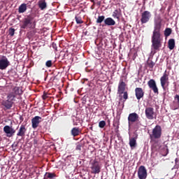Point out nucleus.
Listing matches in <instances>:
<instances>
[{
	"instance_id": "obj_4",
	"label": "nucleus",
	"mask_w": 179,
	"mask_h": 179,
	"mask_svg": "<svg viewBox=\"0 0 179 179\" xmlns=\"http://www.w3.org/2000/svg\"><path fill=\"white\" fill-rule=\"evenodd\" d=\"M91 173L92 174H99L101 170V166H100V164L99 162L96 159H94L91 163Z\"/></svg>"
},
{
	"instance_id": "obj_29",
	"label": "nucleus",
	"mask_w": 179,
	"mask_h": 179,
	"mask_svg": "<svg viewBox=\"0 0 179 179\" xmlns=\"http://www.w3.org/2000/svg\"><path fill=\"white\" fill-rule=\"evenodd\" d=\"M106 20V17L104 15H99L98 18L96 19V23L98 24H101V23H103Z\"/></svg>"
},
{
	"instance_id": "obj_24",
	"label": "nucleus",
	"mask_w": 179,
	"mask_h": 179,
	"mask_svg": "<svg viewBox=\"0 0 179 179\" xmlns=\"http://www.w3.org/2000/svg\"><path fill=\"white\" fill-rule=\"evenodd\" d=\"M168 46L169 50H174V48L176 47V41L174 38H171L169 40Z\"/></svg>"
},
{
	"instance_id": "obj_12",
	"label": "nucleus",
	"mask_w": 179,
	"mask_h": 179,
	"mask_svg": "<svg viewBox=\"0 0 179 179\" xmlns=\"http://www.w3.org/2000/svg\"><path fill=\"white\" fill-rule=\"evenodd\" d=\"M41 120H43V118L40 116H35L31 119V124L34 129L38 127L40 122H41Z\"/></svg>"
},
{
	"instance_id": "obj_21",
	"label": "nucleus",
	"mask_w": 179,
	"mask_h": 179,
	"mask_svg": "<svg viewBox=\"0 0 179 179\" xmlns=\"http://www.w3.org/2000/svg\"><path fill=\"white\" fill-rule=\"evenodd\" d=\"M2 106L6 107V108H7V110H10V108H12V106H13V102L7 99L2 102Z\"/></svg>"
},
{
	"instance_id": "obj_32",
	"label": "nucleus",
	"mask_w": 179,
	"mask_h": 179,
	"mask_svg": "<svg viewBox=\"0 0 179 179\" xmlns=\"http://www.w3.org/2000/svg\"><path fill=\"white\" fill-rule=\"evenodd\" d=\"M172 30L171 28H166L164 30V34L165 36V37H169V36H170V34H171Z\"/></svg>"
},
{
	"instance_id": "obj_17",
	"label": "nucleus",
	"mask_w": 179,
	"mask_h": 179,
	"mask_svg": "<svg viewBox=\"0 0 179 179\" xmlns=\"http://www.w3.org/2000/svg\"><path fill=\"white\" fill-rule=\"evenodd\" d=\"M27 131V129H26V126L24 124H22L18 129L17 133V136H24L26 135V132Z\"/></svg>"
},
{
	"instance_id": "obj_34",
	"label": "nucleus",
	"mask_w": 179,
	"mask_h": 179,
	"mask_svg": "<svg viewBox=\"0 0 179 179\" xmlns=\"http://www.w3.org/2000/svg\"><path fill=\"white\" fill-rule=\"evenodd\" d=\"M99 128H104V127H106V121L104 120H101L99 122Z\"/></svg>"
},
{
	"instance_id": "obj_8",
	"label": "nucleus",
	"mask_w": 179,
	"mask_h": 179,
	"mask_svg": "<svg viewBox=\"0 0 179 179\" xmlns=\"http://www.w3.org/2000/svg\"><path fill=\"white\" fill-rule=\"evenodd\" d=\"M138 177L139 179H146L148 177V170L145 166H140L138 170Z\"/></svg>"
},
{
	"instance_id": "obj_15",
	"label": "nucleus",
	"mask_w": 179,
	"mask_h": 179,
	"mask_svg": "<svg viewBox=\"0 0 179 179\" xmlns=\"http://www.w3.org/2000/svg\"><path fill=\"white\" fill-rule=\"evenodd\" d=\"M125 87H127V84L124 80H121L119 82L118 87H117V93L118 94H122L124 92H125Z\"/></svg>"
},
{
	"instance_id": "obj_30",
	"label": "nucleus",
	"mask_w": 179,
	"mask_h": 179,
	"mask_svg": "<svg viewBox=\"0 0 179 179\" xmlns=\"http://www.w3.org/2000/svg\"><path fill=\"white\" fill-rule=\"evenodd\" d=\"M75 19H76V22L77 24H83V20H82V17L76 15Z\"/></svg>"
},
{
	"instance_id": "obj_20",
	"label": "nucleus",
	"mask_w": 179,
	"mask_h": 179,
	"mask_svg": "<svg viewBox=\"0 0 179 179\" xmlns=\"http://www.w3.org/2000/svg\"><path fill=\"white\" fill-rule=\"evenodd\" d=\"M105 26H115V21L111 17H107L104 20Z\"/></svg>"
},
{
	"instance_id": "obj_11",
	"label": "nucleus",
	"mask_w": 179,
	"mask_h": 179,
	"mask_svg": "<svg viewBox=\"0 0 179 179\" xmlns=\"http://www.w3.org/2000/svg\"><path fill=\"white\" fill-rule=\"evenodd\" d=\"M137 121H139V115H138L136 113H132L129 115V125H131V124H134V122H137Z\"/></svg>"
},
{
	"instance_id": "obj_25",
	"label": "nucleus",
	"mask_w": 179,
	"mask_h": 179,
	"mask_svg": "<svg viewBox=\"0 0 179 179\" xmlns=\"http://www.w3.org/2000/svg\"><path fill=\"white\" fill-rule=\"evenodd\" d=\"M129 146L131 149L136 148V138H129Z\"/></svg>"
},
{
	"instance_id": "obj_40",
	"label": "nucleus",
	"mask_w": 179,
	"mask_h": 179,
	"mask_svg": "<svg viewBox=\"0 0 179 179\" xmlns=\"http://www.w3.org/2000/svg\"><path fill=\"white\" fill-rule=\"evenodd\" d=\"M141 127V122H137L135 124V128H139Z\"/></svg>"
},
{
	"instance_id": "obj_5",
	"label": "nucleus",
	"mask_w": 179,
	"mask_h": 179,
	"mask_svg": "<svg viewBox=\"0 0 179 179\" xmlns=\"http://www.w3.org/2000/svg\"><path fill=\"white\" fill-rule=\"evenodd\" d=\"M141 24H145L150 20V17H152V13L149 10H145L141 13Z\"/></svg>"
},
{
	"instance_id": "obj_19",
	"label": "nucleus",
	"mask_w": 179,
	"mask_h": 179,
	"mask_svg": "<svg viewBox=\"0 0 179 179\" xmlns=\"http://www.w3.org/2000/svg\"><path fill=\"white\" fill-rule=\"evenodd\" d=\"M71 134L72 136H73L75 138L76 136H79V135H80V134H82V130H80V129H79V127H73L71 130Z\"/></svg>"
},
{
	"instance_id": "obj_14",
	"label": "nucleus",
	"mask_w": 179,
	"mask_h": 179,
	"mask_svg": "<svg viewBox=\"0 0 179 179\" xmlns=\"http://www.w3.org/2000/svg\"><path fill=\"white\" fill-rule=\"evenodd\" d=\"M166 72L167 71H166L160 78L161 86L162 89H164L166 87V84L169 83V74H167Z\"/></svg>"
},
{
	"instance_id": "obj_23",
	"label": "nucleus",
	"mask_w": 179,
	"mask_h": 179,
	"mask_svg": "<svg viewBox=\"0 0 179 179\" xmlns=\"http://www.w3.org/2000/svg\"><path fill=\"white\" fill-rule=\"evenodd\" d=\"M26 10H27V4L22 3L18 8L19 13H24Z\"/></svg>"
},
{
	"instance_id": "obj_10",
	"label": "nucleus",
	"mask_w": 179,
	"mask_h": 179,
	"mask_svg": "<svg viewBox=\"0 0 179 179\" xmlns=\"http://www.w3.org/2000/svg\"><path fill=\"white\" fill-rule=\"evenodd\" d=\"M148 85L150 89L152 90L153 92L155 93V94H159V88H157L156 81L154 79H150L148 82Z\"/></svg>"
},
{
	"instance_id": "obj_22",
	"label": "nucleus",
	"mask_w": 179,
	"mask_h": 179,
	"mask_svg": "<svg viewBox=\"0 0 179 179\" xmlns=\"http://www.w3.org/2000/svg\"><path fill=\"white\" fill-rule=\"evenodd\" d=\"M38 7L41 8V10H44V9H47V2L45 0H41L38 3Z\"/></svg>"
},
{
	"instance_id": "obj_6",
	"label": "nucleus",
	"mask_w": 179,
	"mask_h": 179,
	"mask_svg": "<svg viewBox=\"0 0 179 179\" xmlns=\"http://www.w3.org/2000/svg\"><path fill=\"white\" fill-rule=\"evenodd\" d=\"M145 114L147 120H155V108L152 107H147L145 110Z\"/></svg>"
},
{
	"instance_id": "obj_16",
	"label": "nucleus",
	"mask_w": 179,
	"mask_h": 179,
	"mask_svg": "<svg viewBox=\"0 0 179 179\" xmlns=\"http://www.w3.org/2000/svg\"><path fill=\"white\" fill-rule=\"evenodd\" d=\"M174 100L172 103V105L171 106V110H178L179 108V95L176 94L174 96Z\"/></svg>"
},
{
	"instance_id": "obj_9",
	"label": "nucleus",
	"mask_w": 179,
	"mask_h": 179,
	"mask_svg": "<svg viewBox=\"0 0 179 179\" xmlns=\"http://www.w3.org/2000/svg\"><path fill=\"white\" fill-rule=\"evenodd\" d=\"M3 129V132L6 134L7 138H12V136L16 134V130H15L12 126L6 125Z\"/></svg>"
},
{
	"instance_id": "obj_3",
	"label": "nucleus",
	"mask_w": 179,
	"mask_h": 179,
	"mask_svg": "<svg viewBox=\"0 0 179 179\" xmlns=\"http://www.w3.org/2000/svg\"><path fill=\"white\" fill-rule=\"evenodd\" d=\"M162 135V126L157 124L152 131V134H150V139L151 142H155L156 139H160Z\"/></svg>"
},
{
	"instance_id": "obj_35",
	"label": "nucleus",
	"mask_w": 179,
	"mask_h": 179,
	"mask_svg": "<svg viewBox=\"0 0 179 179\" xmlns=\"http://www.w3.org/2000/svg\"><path fill=\"white\" fill-rule=\"evenodd\" d=\"M45 66L47 68H51L52 66V61L48 60L45 62Z\"/></svg>"
},
{
	"instance_id": "obj_27",
	"label": "nucleus",
	"mask_w": 179,
	"mask_h": 179,
	"mask_svg": "<svg viewBox=\"0 0 179 179\" xmlns=\"http://www.w3.org/2000/svg\"><path fill=\"white\" fill-rule=\"evenodd\" d=\"M120 16H121V12L118 10H115L113 13V17L120 20Z\"/></svg>"
},
{
	"instance_id": "obj_1",
	"label": "nucleus",
	"mask_w": 179,
	"mask_h": 179,
	"mask_svg": "<svg viewBox=\"0 0 179 179\" xmlns=\"http://www.w3.org/2000/svg\"><path fill=\"white\" fill-rule=\"evenodd\" d=\"M152 50L160 51L163 44V34H162V19L155 20L154 23V30L151 37Z\"/></svg>"
},
{
	"instance_id": "obj_7",
	"label": "nucleus",
	"mask_w": 179,
	"mask_h": 179,
	"mask_svg": "<svg viewBox=\"0 0 179 179\" xmlns=\"http://www.w3.org/2000/svg\"><path fill=\"white\" fill-rule=\"evenodd\" d=\"M9 65H10V62L8 59V57H6V56H2L0 59V69L1 71H5Z\"/></svg>"
},
{
	"instance_id": "obj_2",
	"label": "nucleus",
	"mask_w": 179,
	"mask_h": 179,
	"mask_svg": "<svg viewBox=\"0 0 179 179\" xmlns=\"http://www.w3.org/2000/svg\"><path fill=\"white\" fill-rule=\"evenodd\" d=\"M36 22L33 15H28L22 21L21 29H36Z\"/></svg>"
},
{
	"instance_id": "obj_39",
	"label": "nucleus",
	"mask_w": 179,
	"mask_h": 179,
	"mask_svg": "<svg viewBox=\"0 0 179 179\" xmlns=\"http://www.w3.org/2000/svg\"><path fill=\"white\" fill-rule=\"evenodd\" d=\"M76 150H82V145L80 144L77 145Z\"/></svg>"
},
{
	"instance_id": "obj_18",
	"label": "nucleus",
	"mask_w": 179,
	"mask_h": 179,
	"mask_svg": "<svg viewBox=\"0 0 179 179\" xmlns=\"http://www.w3.org/2000/svg\"><path fill=\"white\" fill-rule=\"evenodd\" d=\"M15 96H22L23 94V90L20 87H14L12 90V92Z\"/></svg>"
},
{
	"instance_id": "obj_36",
	"label": "nucleus",
	"mask_w": 179,
	"mask_h": 179,
	"mask_svg": "<svg viewBox=\"0 0 179 179\" xmlns=\"http://www.w3.org/2000/svg\"><path fill=\"white\" fill-rule=\"evenodd\" d=\"M123 94V99H124V101L128 100V92H124L122 93Z\"/></svg>"
},
{
	"instance_id": "obj_37",
	"label": "nucleus",
	"mask_w": 179,
	"mask_h": 179,
	"mask_svg": "<svg viewBox=\"0 0 179 179\" xmlns=\"http://www.w3.org/2000/svg\"><path fill=\"white\" fill-rule=\"evenodd\" d=\"M42 99H43V100H47V99H48V95L47 94L46 92H43V94L42 96Z\"/></svg>"
},
{
	"instance_id": "obj_33",
	"label": "nucleus",
	"mask_w": 179,
	"mask_h": 179,
	"mask_svg": "<svg viewBox=\"0 0 179 179\" xmlns=\"http://www.w3.org/2000/svg\"><path fill=\"white\" fill-rule=\"evenodd\" d=\"M15 31L16 30L14 28H9L8 29V36H10L11 37H13L15 36Z\"/></svg>"
},
{
	"instance_id": "obj_38",
	"label": "nucleus",
	"mask_w": 179,
	"mask_h": 179,
	"mask_svg": "<svg viewBox=\"0 0 179 179\" xmlns=\"http://www.w3.org/2000/svg\"><path fill=\"white\" fill-rule=\"evenodd\" d=\"M52 47L55 51H57V44L55 43H52Z\"/></svg>"
},
{
	"instance_id": "obj_28",
	"label": "nucleus",
	"mask_w": 179,
	"mask_h": 179,
	"mask_svg": "<svg viewBox=\"0 0 179 179\" xmlns=\"http://www.w3.org/2000/svg\"><path fill=\"white\" fill-rule=\"evenodd\" d=\"M16 98V95L13 94L12 92L8 94L7 96V100L13 102L15 101V99Z\"/></svg>"
},
{
	"instance_id": "obj_31",
	"label": "nucleus",
	"mask_w": 179,
	"mask_h": 179,
	"mask_svg": "<svg viewBox=\"0 0 179 179\" xmlns=\"http://www.w3.org/2000/svg\"><path fill=\"white\" fill-rule=\"evenodd\" d=\"M147 65L150 69H153V66H155V65H156V63L153 62V61H152V60H148Z\"/></svg>"
},
{
	"instance_id": "obj_13",
	"label": "nucleus",
	"mask_w": 179,
	"mask_h": 179,
	"mask_svg": "<svg viewBox=\"0 0 179 179\" xmlns=\"http://www.w3.org/2000/svg\"><path fill=\"white\" fill-rule=\"evenodd\" d=\"M134 92L135 96L138 101L141 100V99H143V96H145V92H143V90L141 87H136Z\"/></svg>"
},
{
	"instance_id": "obj_41",
	"label": "nucleus",
	"mask_w": 179,
	"mask_h": 179,
	"mask_svg": "<svg viewBox=\"0 0 179 179\" xmlns=\"http://www.w3.org/2000/svg\"><path fill=\"white\" fill-rule=\"evenodd\" d=\"M0 17H1V15H0Z\"/></svg>"
},
{
	"instance_id": "obj_26",
	"label": "nucleus",
	"mask_w": 179,
	"mask_h": 179,
	"mask_svg": "<svg viewBox=\"0 0 179 179\" xmlns=\"http://www.w3.org/2000/svg\"><path fill=\"white\" fill-rule=\"evenodd\" d=\"M55 177H57V175L55 173H50V172H46L43 179H52L55 178Z\"/></svg>"
}]
</instances>
